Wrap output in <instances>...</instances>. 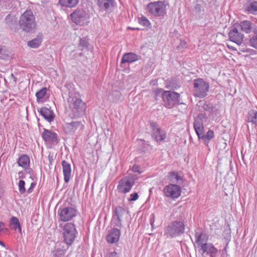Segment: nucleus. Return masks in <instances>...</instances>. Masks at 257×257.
<instances>
[{"label": "nucleus", "instance_id": "nucleus-1", "mask_svg": "<svg viewBox=\"0 0 257 257\" xmlns=\"http://www.w3.org/2000/svg\"><path fill=\"white\" fill-rule=\"evenodd\" d=\"M20 28L27 33H32L36 27L35 18L33 12L27 10L20 17L19 20Z\"/></svg>", "mask_w": 257, "mask_h": 257}, {"label": "nucleus", "instance_id": "nucleus-2", "mask_svg": "<svg viewBox=\"0 0 257 257\" xmlns=\"http://www.w3.org/2000/svg\"><path fill=\"white\" fill-rule=\"evenodd\" d=\"M193 95L196 97L203 98L207 95L209 84L202 78H198L193 81Z\"/></svg>", "mask_w": 257, "mask_h": 257}, {"label": "nucleus", "instance_id": "nucleus-3", "mask_svg": "<svg viewBox=\"0 0 257 257\" xmlns=\"http://www.w3.org/2000/svg\"><path fill=\"white\" fill-rule=\"evenodd\" d=\"M184 225L180 221H174L164 228V234L167 238H173L184 232Z\"/></svg>", "mask_w": 257, "mask_h": 257}, {"label": "nucleus", "instance_id": "nucleus-4", "mask_svg": "<svg viewBox=\"0 0 257 257\" xmlns=\"http://www.w3.org/2000/svg\"><path fill=\"white\" fill-rule=\"evenodd\" d=\"M70 17L73 23L83 26L89 23L90 15L86 11L81 9H77L71 14Z\"/></svg>", "mask_w": 257, "mask_h": 257}, {"label": "nucleus", "instance_id": "nucleus-5", "mask_svg": "<svg viewBox=\"0 0 257 257\" xmlns=\"http://www.w3.org/2000/svg\"><path fill=\"white\" fill-rule=\"evenodd\" d=\"M162 98L164 106L168 108H172L180 102V94L172 91H164Z\"/></svg>", "mask_w": 257, "mask_h": 257}, {"label": "nucleus", "instance_id": "nucleus-6", "mask_svg": "<svg viewBox=\"0 0 257 257\" xmlns=\"http://www.w3.org/2000/svg\"><path fill=\"white\" fill-rule=\"evenodd\" d=\"M64 241L67 245H71L76 237V230L75 225L71 223L65 224L63 228Z\"/></svg>", "mask_w": 257, "mask_h": 257}, {"label": "nucleus", "instance_id": "nucleus-7", "mask_svg": "<svg viewBox=\"0 0 257 257\" xmlns=\"http://www.w3.org/2000/svg\"><path fill=\"white\" fill-rule=\"evenodd\" d=\"M166 7L165 2L162 1L150 3L147 5L149 12L157 17L163 16L166 14Z\"/></svg>", "mask_w": 257, "mask_h": 257}, {"label": "nucleus", "instance_id": "nucleus-8", "mask_svg": "<svg viewBox=\"0 0 257 257\" xmlns=\"http://www.w3.org/2000/svg\"><path fill=\"white\" fill-rule=\"evenodd\" d=\"M77 209L72 206L60 207L59 209L58 215L61 221L65 222L71 220L76 216Z\"/></svg>", "mask_w": 257, "mask_h": 257}, {"label": "nucleus", "instance_id": "nucleus-9", "mask_svg": "<svg viewBox=\"0 0 257 257\" xmlns=\"http://www.w3.org/2000/svg\"><path fill=\"white\" fill-rule=\"evenodd\" d=\"M181 193V187L175 184H170L166 186L163 189L164 196L172 199H176L179 197Z\"/></svg>", "mask_w": 257, "mask_h": 257}, {"label": "nucleus", "instance_id": "nucleus-10", "mask_svg": "<svg viewBox=\"0 0 257 257\" xmlns=\"http://www.w3.org/2000/svg\"><path fill=\"white\" fill-rule=\"evenodd\" d=\"M71 107L74 117H79L86 109L85 103L80 98H76Z\"/></svg>", "mask_w": 257, "mask_h": 257}, {"label": "nucleus", "instance_id": "nucleus-11", "mask_svg": "<svg viewBox=\"0 0 257 257\" xmlns=\"http://www.w3.org/2000/svg\"><path fill=\"white\" fill-rule=\"evenodd\" d=\"M150 127L152 131V137L158 142L164 141L166 135L164 131L161 130L155 122H151Z\"/></svg>", "mask_w": 257, "mask_h": 257}, {"label": "nucleus", "instance_id": "nucleus-12", "mask_svg": "<svg viewBox=\"0 0 257 257\" xmlns=\"http://www.w3.org/2000/svg\"><path fill=\"white\" fill-rule=\"evenodd\" d=\"M240 30L246 34L257 33V25L250 21H243L238 25Z\"/></svg>", "mask_w": 257, "mask_h": 257}, {"label": "nucleus", "instance_id": "nucleus-13", "mask_svg": "<svg viewBox=\"0 0 257 257\" xmlns=\"http://www.w3.org/2000/svg\"><path fill=\"white\" fill-rule=\"evenodd\" d=\"M206 120V118L203 114H199L195 119L194 127L199 138L204 133L203 123Z\"/></svg>", "mask_w": 257, "mask_h": 257}, {"label": "nucleus", "instance_id": "nucleus-14", "mask_svg": "<svg viewBox=\"0 0 257 257\" xmlns=\"http://www.w3.org/2000/svg\"><path fill=\"white\" fill-rule=\"evenodd\" d=\"M229 39L231 41L236 43L238 45H240L242 44L244 35L239 30L236 28H233L229 32L228 34Z\"/></svg>", "mask_w": 257, "mask_h": 257}, {"label": "nucleus", "instance_id": "nucleus-15", "mask_svg": "<svg viewBox=\"0 0 257 257\" xmlns=\"http://www.w3.org/2000/svg\"><path fill=\"white\" fill-rule=\"evenodd\" d=\"M61 165L62 167L64 181L65 183H68L70 181L72 175L71 164L65 160H63L61 162Z\"/></svg>", "mask_w": 257, "mask_h": 257}, {"label": "nucleus", "instance_id": "nucleus-16", "mask_svg": "<svg viewBox=\"0 0 257 257\" xmlns=\"http://www.w3.org/2000/svg\"><path fill=\"white\" fill-rule=\"evenodd\" d=\"M41 115L49 122H51L54 118V114L52 110L45 107L38 109Z\"/></svg>", "mask_w": 257, "mask_h": 257}, {"label": "nucleus", "instance_id": "nucleus-17", "mask_svg": "<svg viewBox=\"0 0 257 257\" xmlns=\"http://www.w3.org/2000/svg\"><path fill=\"white\" fill-rule=\"evenodd\" d=\"M201 249L203 251V253H206L209 254L210 257H216L217 256L218 249L211 243H206L203 245Z\"/></svg>", "mask_w": 257, "mask_h": 257}, {"label": "nucleus", "instance_id": "nucleus-18", "mask_svg": "<svg viewBox=\"0 0 257 257\" xmlns=\"http://www.w3.org/2000/svg\"><path fill=\"white\" fill-rule=\"evenodd\" d=\"M83 125L79 121L71 122L70 123H66L64 126L65 132L67 134H71L74 132L78 128H82Z\"/></svg>", "mask_w": 257, "mask_h": 257}, {"label": "nucleus", "instance_id": "nucleus-19", "mask_svg": "<svg viewBox=\"0 0 257 257\" xmlns=\"http://www.w3.org/2000/svg\"><path fill=\"white\" fill-rule=\"evenodd\" d=\"M120 236V231L118 229L114 228L111 230L106 236V239L108 242L113 243L117 242Z\"/></svg>", "mask_w": 257, "mask_h": 257}, {"label": "nucleus", "instance_id": "nucleus-20", "mask_svg": "<svg viewBox=\"0 0 257 257\" xmlns=\"http://www.w3.org/2000/svg\"><path fill=\"white\" fill-rule=\"evenodd\" d=\"M42 136L43 138L46 142H55L57 141V134L50 131L44 129Z\"/></svg>", "mask_w": 257, "mask_h": 257}, {"label": "nucleus", "instance_id": "nucleus-21", "mask_svg": "<svg viewBox=\"0 0 257 257\" xmlns=\"http://www.w3.org/2000/svg\"><path fill=\"white\" fill-rule=\"evenodd\" d=\"M117 189L119 192L123 193L128 191V177H125L120 180Z\"/></svg>", "mask_w": 257, "mask_h": 257}, {"label": "nucleus", "instance_id": "nucleus-22", "mask_svg": "<svg viewBox=\"0 0 257 257\" xmlns=\"http://www.w3.org/2000/svg\"><path fill=\"white\" fill-rule=\"evenodd\" d=\"M124 209L120 206L115 208V214L113 216V221H117L116 224L118 226L120 225V217L124 214Z\"/></svg>", "mask_w": 257, "mask_h": 257}, {"label": "nucleus", "instance_id": "nucleus-23", "mask_svg": "<svg viewBox=\"0 0 257 257\" xmlns=\"http://www.w3.org/2000/svg\"><path fill=\"white\" fill-rule=\"evenodd\" d=\"M79 0H59V4L63 7L73 8L76 7Z\"/></svg>", "mask_w": 257, "mask_h": 257}, {"label": "nucleus", "instance_id": "nucleus-24", "mask_svg": "<svg viewBox=\"0 0 257 257\" xmlns=\"http://www.w3.org/2000/svg\"><path fill=\"white\" fill-rule=\"evenodd\" d=\"M10 226L11 229L16 230L18 229L19 232L22 233V228L19 219L15 216L11 217L10 220Z\"/></svg>", "mask_w": 257, "mask_h": 257}, {"label": "nucleus", "instance_id": "nucleus-25", "mask_svg": "<svg viewBox=\"0 0 257 257\" xmlns=\"http://www.w3.org/2000/svg\"><path fill=\"white\" fill-rule=\"evenodd\" d=\"M247 121L252 124L257 125V111L251 109L248 111L247 115Z\"/></svg>", "mask_w": 257, "mask_h": 257}, {"label": "nucleus", "instance_id": "nucleus-26", "mask_svg": "<svg viewBox=\"0 0 257 257\" xmlns=\"http://www.w3.org/2000/svg\"><path fill=\"white\" fill-rule=\"evenodd\" d=\"M195 239L196 243L199 246L202 248V246L204 244H206V238L205 234H202L200 232H196L195 234Z\"/></svg>", "mask_w": 257, "mask_h": 257}, {"label": "nucleus", "instance_id": "nucleus-27", "mask_svg": "<svg viewBox=\"0 0 257 257\" xmlns=\"http://www.w3.org/2000/svg\"><path fill=\"white\" fill-rule=\"evenodd\" d=\"M214 132L213 131L209 130L205 135L204 133L201 135L200 138L205 145L208 146L210 141L214 137Z\"/></svg>", "mask_w": 257, "mask_h": 257}, {"label": "nucleus", "instance_id": "nucleus-28", "mask_svg": "<svg viewBox=\"0 0 257 257\" xmlns=\"http://www.w3.org/2000/svg\"><path fill=\"white\" fill-rule=\"evenodd\" d=\"M42 42L41 36H38L37 38L28 41L27 45L32 48H37L41 45Z\"/></svg>", "mask_w": 257, "mask_h": 257}, {"label": "nucleus", "instance_id": "nucleus-29", "mask_svg": "<svg viewBox=\"0 0 257 257\" xmlns=\"http://www.w3.org/2000/svg\"><path fill=\"white\" fill-rule=\"evenodd\" d=\"M142 162V159L137 158L135 159V164L132 167V171L134 172L138 173L139 174L142 173L144 171L143 169L139 165L140 163Z\"/></svg>", "mask_w": 257, "mask_h": 257}, {"label": "nucleus", "instance_id": "nucleus-30", "mask_svg": "<svg viewBox=\"0 0 257 257\" xmlns=\"http://www.w3.org/2000/svg\"><path fill=\"white\" fill-rule=\"evenodd\" d=\"M30 164V159L28 155H23L19 159L18 164L23 168L27 167Z\"/></svg>", "mask_w": 257, "mask_h": 257}, {"label": "nucleus", "instance_id": "nucleus-31", "mask_svg": "<svg viewBox=\"0 0 257 257\" xmlns=\"http://www.w3.org/2000/svg\"><path fill=\"white\" fill-rule=\"evenodd\" d=\"M169 179L173 183H179L182 181V176L176 172H172L169 174Z\"/></svg>", "mask_w": 257, "mask_h": 257}, {"label": "nucleus", "instance_id": "nucleus-32", "mask_svg": "<svg viewBox=\"0 0 257 257\" xmlns=\"http://www.w3.org/2000/svg\"><path fill=\"white\" fill-rule=\"evenodd\" d=\"M112 0H98V4L101 9L107 10L112 4Z\"/></svg>", "mask_w": 257, "mask_h": 257}, {"label": "nucleus", "instance_id": "nucleus-33", "mask_svg": "<svg viewBox=\"0 0 257 257\" xmlns=\"http://www.w3.org/2000/svg\"><path fill=\"white\" fill-rule=\"evenodd\" d=\"M5 21L7 25L10 27H12L16 23L15 17L11 14L8 15L5 18Z\"/></svg>", "mask_w": 257, "mask_h": 257}, {"label": "nucleus", "instance_id": "nucleus-34", "mask_svg": "<svg viewBox=\"0 0 257 257\" xmlns=\"http://www.w3.org/2000/svg\"><path fill=\"white\" fill-rule=\"evenodd\" d=\"M47 89L46 87H43L41 90H39L36 93V96L37 97V102H41V100L44 97L46 94Z\"/></svg>", "mask_w": 257, "mask_h": 257}, {"label": "nucleus", "instance_id": "nucleus-35", "mask_svg": "<svg viewBox=\"0 0 257 257\" xmlns=\"http://www.w3.org/2000/svg\"><path fill=\"white\" fill-rule=\"evenodd\" d=\"M247 11L253 15H257V2H253L249 4L247 8Z\"/></svg>", "mask_w": 257, "mask_h": 257}, {"label": "nucleus", "instance_id": "nucleus-36", "mask_svg": "<svg viewBox=\"0 0 257 257\" xmlns=\"http://www.w3.org/2000/svg\"><path fill=\"white\" fill-rule=\"evenodd\" d=\"M128 63V53H125L121 61L120 67L122 68V71L125 70V63Z\"/></svg>", "mask_w": 257, "mask_h": 257}, {"label": "nucleus", "instance_id": "nucleus-37", "mask_svg": "<svg viewBox=\"0 0 257 257\" xmlns=\"http://www.w3.org/2000/svg\"><path fill=\"white\" fill-rule=\"evenodd\" d=\"M139 23L145 27H150L151 23L150 21L145 17H142L139 19Z\"/></svg>", "mask_w": 257, "mask_h": 257}, {"label": "nucleus", "instance_id": "nucleus-38", "mask_svg": "<svg viewBox=\"0 0 257 257\" xmlns=\"http://www.w3.org/2000/svg\"><path fill=\"white\" fill-rule=\"evenodd\" d=\"M255 35L253 36L249 41L250 46L256 49L257 48V33H253Z\"/></svg>", "mask_w": 257, "mask_h": 257}, {"label": "nucleus", "instance_id": "nucleus-39", "mask_svg": "<svg viewBox=\"0 0 257 257\" xmlns=\"http://www.w3.org/2000/svg\"><path fill=\"white\" fill-rule=\"evenodd\" d=\"M87 42L83 39H80L78 47L80 50H83L84 49L87 48Z\"/></svg>", "mask_w": 257, "mask_h": 257}, {"label": "nucleus", "instance_id": "nucleus-40", "mask_svg": "<svg viewBox=\"0 0 257 257\" xmlns=\"http://www.w3.org/2000/svg\"><path fill=\"white\" fill-rule=\"evenodd\" d=\"M25 182L24 180H21L19 183V189L21 194H24L26 192L25 188Z\"/></svg>", "mask_w": 257, "mask_h": 257}, {"label": "nucleus", "instance_id": "nucleus-41", "mask_svg": "<svg viewBox=\"0 0 257 257\" xmlns=\"http://www.w3.org/2000/svg\"><path fill=\"white\" fill-rule=\"evenodd\" d=\"M65 252L60 249H57L53 252L54 257H64Z\"/></svg>", "mask_w": 257, "mask_h": 257}, {"label": "nucleus", "instance_id": "nucleus-42", "mask_svg": "<svg viewBox=\"0 0 257 257\" xmlns=\"http://www.w3.org/2000/svg\"><path fill=\"white\" fill-rule=\"evenodd\" d=\"M139 57H140L136 54L130 53V63L138 60Z\"/></svg>", "mask_w": 257, "mask_h": 257}, {"label": "nucleus", "instance_id": "nucleus-43", "mask_svg": "<svg viewBox=\"0 0 257 257\" xmlns=\"http://www.w3.org/2000/svg\"><path fill=\"white\" fill-rule=\"evenodd\" d=\"M1 48L3 50V51H2V52L1 53L0 58L5 59L7 56V53H6L7 50H6V47L4 46H1Z\"/></svg>", "mask_w": 257, "mask_h": 257}, {"label": "nucleus", "instance_id": "nucleus-44", "mask_svg": "<svg viewBox=\"0 0 257 257\" xmlns=\"http://www.w3.org/2000/svg\"><path fill=\"white\" fill-rule=\"evenodd\" d=\"M131 198L130 201H136L138 198V194L137 193H134L130 195Z\"/></svg>", "mask_w": 257, "mask_h": 257}, {"label": "nucleus", "instance_id": "nucleus-45", "mask_svg": "<svg viewBox=\"0 0 257 257\" xmlns=\"http://www.w3.org/2000/svg\"><path fill=\"white\" fill-rule=\"evenodd\" d=\"M150 224L152 226V227L154 228V223L155 221V217L154 214H152L150 216Z\"/></svg>", "mask_w": 257, "mask_h": 257}, {"label": "nucleus", "instance_id": "nucleus-46", "mask_svg": "<svg viewBox=\"0 0 257 257\" xmlns=\"http://www.w3.org/2000/svg\"><path fill=\"white\" fill-rule=\"evenodd\" d=\"M107 257H117V254L115 251H111L107 254Z\"/></svg>", "mask_w": 257, "mask_h": 257}, {"label": "nucleus", "instance_id": "nucleus-47", "mask_svg": "<svg viewBox=\"0 0 257 257\" xmlns=\"http://www.w3.org/2000/svg\"><path fill=\"white\" fill-rule=\"evenodd\" d=\"M36 185V184L35 183H32L31 184V186L27 190V192L29 193H30L32 192L33 191V188L34 187V186Z\"/></svg>", "mask_w": 257, "mask_h": 257}, {"label": "nucleus", "instance_id": "nucleus-48", "mask_svg": "<svg viewBox=\"0 0 257 257\" xmlns=\"http://www.w3.org/2000/svg\"><path fill=\"white\" fill-rule=\"evenodd\" d=\"M144 145H145V149L142 150V151L143 152H146L147 150H149L150 148H151L150 146V145L147 143H145Z\"/></svg>", "mask_w": 257, "mask_h": 257}, {"label": "nucleus", "instance_id": "nucleus-49", "mask_svg": "<svg viewBox=\"0 0 257 257\" xmlns=\"http://www.w3.org/2000/svg\"><path fill=\"white\" fill-rule=\"evenodd\" d=\"M10 77L11 78L13 79L14 81L15 82H16V78L15 77L14 75L13 74H11V75H10Z\"/></svg>", "mask_w": 257, "mask_h": 257}, {"label": "nucleus", "instance_id": "nucleus-50", "mask_svg": "<svg viewBox=\"0 0 257 257\" xmlns=\"http://www.w3.org/2000/svg\"><path fill=\"white\" fill-rule=\"evenodd\" d=\"M4 226V223L2 222H0V228H3Z\"/></svg>", "mask_w": 257, "mask_h": 257}, {"label": "nucleus", "instance_id": "nucleus-51", "mask_svg": "<svg viewBox=\"0 0 257 257\" xmlns=\"http://www.w3.org/2000/svg\"><path fill=\"white\" fill-rule=\"evenodd\" d=\"M0 245H1L3 247H5V243L1 240H0Z\"/></svg>", "mask_w": 257, "mask_h": 257}, {"label": "nucleus", "instance_id": "nucleus-52", "mask_svg": "<svg viewBox=\"0 0 257 257\" xmlns=\"http://www.w3.org/2000/svg\"><path fill=\"white\" fill-rule=\"evenodd\" d=\"M129 185H130V189H131L132 185L131 184V182H130V184H129Z\"/></svg>", "mask_w": 257, "mask_h": 257}, {"label": "nucleus", "instance_id": "nucleus-53", "mask_svg": "<svg viewBox=\"0 0 257 257\" xmlns=\"http://www.w3.org/2000/svg\"><path fill=\"white\" fill-rule=\"evenodd\" d=\"M3 51V50L1 48V46H0V53Z\"/></svg>", "mask_w": 257, "mask_h": 257}, {"label": "nucleus", "instance_id": "nucleus-54", "mask_svg": "<svg viewBox=\"0 0 257 257\" xmlns=\"http://www.w3.org/2000/svg\"><path fill=\"white\" fill-rule=\"evenodd\" d=\"M115 93H116V94H118V93H119V92H118V91H115Z\"/></svg>", "mask_w": 257, "mask_h": 257}, {"label": "nucleus", "instance_id": "nucleus-55", "mask_svg": "<svg viewBox=\"0 0 257 257\" xmlns=\"http://www.w3.org/2000/svg\"><path fill=\"white\" fill-rule=\"evenodd\" d=\"M221 257H225L224 255H222Z\"/></svg>", "mask_w": 257, "mask_h": 257}]
</instances>
